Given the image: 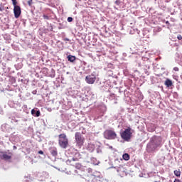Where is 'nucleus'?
<instances>
[{
  "instance_id": "nucleus-8",
  "label": "nucleus",
  "mask_w": 182,
  "mask_h": 182,
  "mask_svg": "<svg viewBox=\"0 0 182 182\" xmlns=\"http://www.w3.org/2000/svg\"><path fill=\"white\" fill-rule=\"evenodd\" d=\"M151 144H153L154 147L157 148L160 146L161 140L160 137H157L156 136H154L153 138H151Z\"/></svg>"
},
{
  "instance_id": "nucleus-23",
  "label": "nucleus",
  "mask_w": 182,
  "mask_h": 182,
  "mask_svg": "<svg viewBox=\"0 0 182 182\" xmlns=\"http://www.w3.org/2000/svg\"><path fill=\"white\" fill-rule=\"evenodd\" d=\"M165 23L167 24L168 28H170V23L168 21H166Z\"/></svg>"
},
{
  "instance_id": "nucleus-1",
  "label": "nucleus",
  "mask_w": 182,
  "mask_h": 182,
  "mask_svg": "<svg viewBox=\"0 0 182 182\" xmlns=\"http://www.w3.org/2000/svg\"><path fill=\"white\" fill-rule=\"evenodd\" d=\"M58 144L61 149H66L68 146V139L66 134H60L58 135Z\"/></svg>"
},
{
  "instance_id": "nucleus-18",
  "label": "nucleus",
  "mask_w": 182,
  "mask_h": 182,
  "mask_svg": "<svg viewBox=\"0 0 182 182\" xmlns=\"http://www.w3.org/2000/svg\"><path fill=\"white\" fill-rule=\"evenodd\" d=\"M28 6H32V0H28Z\"/></svg>"
},
{
  "instance_id": "nucleus-26",
  "label": "nucleus",
  "mask_w": 182,
  "mask_h": 182,
  "mask_svg": "<svg viewBox=\"0 0 182 182\" xmlns=\"http://www.w3.org/2000/svg\"><path fill=\"white\" fill-rule=\"evenodd\" d=\"M174 182H181V181L178 180V179H175Z\"/></svg>"
},
{
  "instance_id": "nucleus-10",
  "label": "nucleus",
  "mask_w": 182,
  "mask_h": 182,
  "mask_svg": "<svg viewBox=\"0 0 182 182\" xmlns=\"http://www.w3.org/2000/svg\"><path fill=\"white\" fill-rule=\"evenodd\" d=\"M50 154L53 156H57L58 152H57V149L56 147H50Z\"/></svg>"
},
{
  "instance_id": "nucleus-16",
  "label": "nucleus",
  "mask_w": 182,
  "mask_h": 182,
  "mask_svg": "<svg viewBox=\"0 0 182 182\" xmlns=\"http://www.w3.org/2000/svg\"><path fill=\"white\" fill-rule=\"evenodd\" d=\"M174 175L176 176V177H180V176L181 175V172L180 171L175 170Z\"/></svg>"
},
{
  "instance_id": "nucleus-11",
  "label": "nucleus",
  "mask_w": 182,
  "mask_h": 182,
  "mask_svg": "<svg viewBox=\"0 0 182 182\" xmlns=\"http://www.w3.org/2000/svg\"><path fill=\"white\" fill-rule=\"evenodd\" d=\"M31 114L36 117H41V111H39V110L36 111L35 109H32Z\"/></svg>"
},
{
  "instance_id": "nucleus-19",
  "label": "nucleus",
  "mask_w": 182,
  "mask_h": 182,
  "mask_svg": "<svg viewBox=\"0 0 182 182\" xmlns=\"http://www.w3.org/2000/svg\"><path fill=\"white\" fill-rule=\"evenodd\" d=\"M115 5H120V1L119 0H117V1H115Z\"/></svg>"
},
{
  "instance_id": "nucleus-27",
  "label": "nucleus",
  "mask_w": 182,
  "mask_h": 182,
  "mask_svg": "<svg viewBox=\"0 0 182 182\" xmlns=\"http://www.w3.org/2000/svg\"><path fill=\"white\" fill-rule=\"evenodd\" d=\"M75 156H80V154H75Z\"/></svg>"
},
{
  "instance_id": "nucleus-15",
  "label": "nucleus",
  "mask_w": 182,
  "mask_h": 182,
  "mask_svg": "<svg viewBox=\"0 0 182 182\" xmlns=\"http://www.w3.org/2000/svg\"><path fill=\"white\" fill-rule=\"evenodd\" d=\"M73 166H75V168L77 170H80V168H82V164H80V163L75 164Z\"/></svg>"
},
{
  "instance_id": "nucleus-3",
  "label": "nucleus",
  "mask_w": 182,
  "mask_h": 182,
  "mask_svg": "<svg viewBox=\"0 0 182 182\" xmlns=\"http://www.w3.org/2000/svg\"><path fill=\"white\" fill-rule=\"evenodd\" d=\"M132 128L128 127L124 132H121V139H124V141H129L130 139H132Z\"/></svg>"
},
{
  "instance_id": "nucleus-13",
  "label": "nucleus",
  "mask_w": 182,
  "mask_h": 182,
  "mask_svg": "<svg viewBox=\"0 0 182 182\" xmlns=\"http://www.w3.org/2000/svg\"><path fill=\"white\" fill-rule=\"evenodd\" d=\"M67 58L68 59V61H70V63L75 62L76 60L75 56L71 55H68Z\"/></svg>"
},
{
  "instance_id": "nucleus-21",
  "label": "nucleus",
  "mask_w": 182,
  "mask_h": 182,
  "mask_svg": "<svg viewBox=\"0 0 182 182\" xmlns=\"http://www.w3.org/2000/svg\"><path fill=\"white\" fill-rule=\"evenodd\" d=\"M43 19L48 20L49 19L48 16L43 15Z\"/></svg>"
},
{
  "instance_id": "nucleus-14",
  "label": "nucleus",
  "mask_w": 182,
  "mask_h": 182,
  "mask_svg": "<svg viewBox=\"0 0 182 182\" xmlns=\"http://www.w3.org/2000/svg\"><path fill=\"white\" fill-rule=\"evenodd\" d=\"M122 158L124 159V161H128L130 159L129 154H124V155H122Z\"/></svg>"
},
{
  "instance_id": "nucleus-6",
  "label": "nucleus",
  "mask_w": 182,
  "mask_h": 182,
  "mask_svg": "<svg viewBox=\"0 0 182 182\" xmlns=\"http://www.w3.org/2000/svg\"><path fill=\"white\" fill-rule=\"evenodd\" d=\"M13 154L10 151H0V159L1 160L9 161L12 159Z\"/></svg>"
},
{
  "instance_id": "nucleus-7",
  "label": "nucleus",
  "mask_w": 182,
  "mask_h": 182,
  "mask_svg": "<svg viewBox=\"0 0 182 182\" xmlns=\"http://www.w3.org/2000/svg\"><path fill=\"white\" fill-rule=\"evenodd\" d=\"M95 80H97V77L93 74H91V75H87V76L85 77V82L88 85H93V84H95Z\"/></svg>"
},
{
  "instance_id": "nucleus-5",
  "label": "nucleus",
  "mask_w": 182,
  "mask_h": 182,
  "mask_svg": "<svg viewBox=\"0 0 182 182\" xmlns=\"http://www.w3.org/2000/svg\"><path fill=\"white\" fill-rule=\"evenodd\" d=\"M12 4L13 6H14V9H13L14 13V17L18 18L21 16V7L20 6H18V2L16 0H12Z\"/></svg>"
},
{
  "instance_id": "nucleus-24",
  "label": "nucleus",
  "mask_w": 182,
  "mask_h": 182,
  "mask_svg": "<svg viewBox=\"0 0 182 182\" xmlns=\"http://www.w3.org/2000/svg\"><path fill=\"white\" fill-rule=\"evenodd\" d=\"M177 38H178V40H182V36L181 35H178Z\"/></svg>"
},
{
  "instance_id": "nucleus-25",
  "label": "nucleus",
  "mask_w": 182,
  "mask_h": 182,
  "mask_svg": "<svg viewBox=\"0 0 182 182\" xmlns=\"http://www.w3.org/2000/svg\"><path fill=\"white\" fill-rule=\"evenodd\" d=\"M38 154H39L41 155H43V151H38Z\"/></svg>"
},
{
  "instance_id": "nucleus-20",
  "label": "nucleus",
  "mask_w": 182,
  "mask_h": 182,
  "mask_svg": "<svg viewBox=\"0 0 182 182\" xmlns=\"http://www.w3.org/2000/svg\"><path fill=\"white\" fill-rule=\"evenodd\" d=\"M155 129H149L148 128V132H154Z\"/></svg>"
},
{
  "instance_id": "nucleus-22",
  "label": "nucleus",
  "mask_w": 182,
  "mask_h": 182,
  "mask_svg": "<svg viewBox=\"0 0 182 182\" xmlns=\"http://www.w3.org/2000/svg\"><path fill=\"white\" fill-rule=\"evenodd\" d=\"M173 70H174L176 72H178V67H175L174 68H173Z\"/></svg>"
},
{
  "instance_id": "nucleus-9",
  "label": "nucleus",
  "mask_w": 182,
  "mask_h": 182,
  "mask_svg": "<svg viewBox=\"0 0 182 182\" xmlns=\"http://www.w3.org/2000/svg\"><path fill=\"white\" fill-rule=\"evenodd\" d=\"M80 159V158H73L72 159H68L66 161V164L70 166H74L75 164V161H78V160Z\"/></svg>"
},
{
  "instance_id": "nucleus-4",
  "label": "nucleus",
  "mask_w": 182,
  "mask_h": 182,
  "mask_svg": "<svg viewBox=\"0 0 182 182\" xmlns=\"http://www.w3.org/2000/svg\"><path fill=\"white\" fill-rule=\"evenodd\" d=\"M103 135L105 139L113 140L117 138L116 132L112 129L105 130Z\"/></svg>"
},
{
  "instance_id": "nucleus-2",
  "label": "nucleus",
  "mask_w": 182,
  "mask_h": 182,
  "mask_svg": "<svg viewBox=\"0 0 182 182\" xmlns=\"http://www.w3.org/2000/svg\"><path fill=\"white\" fill-rule=\"evenodd\" d=\"M75 141L76 143V146L81 148L85 142V138H84L80 132H76L75 133Z\"/></svg>"
},
{
  "instance_id": "nucleus-28",
  "label": "nucleus",
  "mask_w": 182,
  "mask_h": 182,
  "mask_svg": "<svg viewBox=\"0 0 182 182\" xmlns=\"http://www.w3.org/2000/svg\"><path fill=\"white\" fill-rule=\"evenodd\" d=\"M14 149H16V146H14Z\"/></svg>"
},
{
  "instance_id": "nucleus-12",
  "label": "nucleus",
  "mask_w": 182,
  "mask_h": 182,
  "mask_svg": "<svg viewBox=\"0 0 182 182\" xmlns=\"http://www.w3.org/2000/svg\"><path fill=\"white\" fill-rule=\"evenodd\" d=\"M164 85L165 86H166V87H171L173 85L172 80H171L170 79H166L164 82Z\"/></svg>"
},
{
  "instance_id": "nucleus-17",
  "label": "nucleus",
  "mask_w": 182,
  "mask_h": 182,
  "mask_svg": "<svg viewBox=\"0 0 182 182\" xmlns=\"http://www.w3.org/2000/svg\"><path fill=\"white\" fill-rule=\"evenodd\" d=\"M67 21L68 22H72L73 21V18L72 17H68V18H67Z\"/></svg>"
}]
</instances>
